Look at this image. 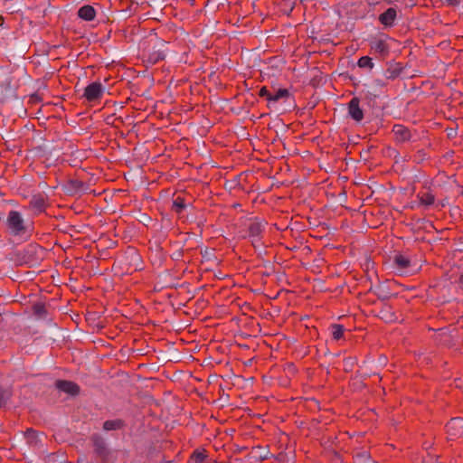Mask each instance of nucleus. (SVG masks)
<instances>
[{
    "mask_svg": "<svg viewBox=\"0 0 463 463\" xmlns=\"http://www.w3.org/2000/svg\"><path fill=\"white\" fill-rule=\"evenodd\" d=\"M392 133L394 135L395 141L398 143L407 142L411 140L412 137L410 128L402 124H395L392 127Z\"/></svg>",
    "mask_w": 463,
    "mask_h": 463,
    "instance_id": "1a4fd4ad",
    "label": "nucleus"
},
{
    "mask_svg": "<svg viewBox=\"0 0 463 463\" xmlns=\"http://www.w3.org/2000/svg\"><path fill=\"white\" fill-rule=\"evenodd\" d=\"M165 50L157 49L150 52L146 56V61L152 65L156 64L157 62L165 60Z\"/></svg>",
    "mask_w": 463,
    "mask_h": 463,
    "instance_id": "f3484780",
    "label": "nucleus"
},
{
    "mask_svg": "<svg viewBox=\"0 0 463 463\" xmlns=\"http://www.w3.org/2000/svg\"><path fill=\"white\" fill-rule=\"evenodd\" d=\"M354 463H378L372 458L370 453L366 450L360 451L354 455Z\"/></svg>",
    "mask_w": 463,
    "mask_h": 463,
    "instance_id": "6ab92c4d",
    "label": "nucleus"
},
{
    "mask_svg": "<svg viewBox=\"0 0 463 463\" xmlns=\"http://www.w3.org/2000/svg\"><path fill=\"white\" fill-rule=\"evenodd\" d=\"M456 427H459L460 429H463V420L462 419H460V418L451 419L446 425L447 432L449 433L450 435L456 436L458 433L452 432V430H455Z\"/></svg>",
    "mask_w": 463,
    "mask_h": 463,
    "instance_id": "5701e85b",
    "label": "nucleus"
},
{
    "mask_svg": "<svg viewBox=\"0 0 463 463\" xmlns=\"http://www.w3.org/2000/svg\"><path fill=\"white\" fill-rule=\"evenodd\" d=\"M90 440L92 446L93 457L97 463H116L117 453L112 450L106 439L99 434L94 433Z\"/></svg>",
    "mask_w": 463,
    "mask_h": 463,
    "instance_id": "f03ea898",
    "label": "nucleus"
},
{
    "mask_svg": "<svg viewBox=\"0 0 463 463\" xmlns=\"http://www.w3.org/2000/svg\"><path fill=\"white\" fill-rule=\"evenodd\" d=\"M419 200V205L429 209L430 206L435 205V195L432 194L430 188L421 190L417 194Z\"/></svg>",
    "mask_w": 463,
    "mask_h": 463,
    "instance_id": "9d476101",
    "label": "nucleus"
},
{
    "mask_svg": "<svg viewBox=\"0 0 463 463\" xmlns=\"http://www.w3.org/2000/svg\"><path fill=\"white\" fill-rule=\"evenodd\" d=\"M10 394L8 392L0 385V408L5 405L7 399L9 398Z\"/></svg>",
    "mask_w": 463,
    "mask_h": 463,
    "instance_id": "bb28decb",
    "label": "nucleus"
},
{
    "mask_svg": "<svg viewBox=\"0 0 463 463\" xmlns=\"http://www.w3.org/2000/svg\"><path fill=\"white\" fill-rule=\"evenodd\" d=\"M348 115L356 122H361L364 119V111L360 107V99L357 97L351 99L347 105Z\"/></svg>",
    "mask_w": 463,
    "mask_h": 463,
    "instance_id": "6e6552de",
    "label": "nucleus"
},
{
    "mask_svg": "<svg viewBox=\"0 0 463 463\" xmlns=\"http://www.w3.org/2000/svg\"><path fill=\"white\" fill-rule=\"evenodd\" d=\"M32 311L34 317L43 319L48 315L46 305L43 302H36L32 306Z\"/></svg>",
    "mask_w": 463,
    "mask_h": 463,
    "instance_id": "a211bd4d",
    "label": "nucleus"
},
{
    "mask_svg": "<svg viewBox=\"0 0 463 463\" xmlns=\"http://www.w3.org/2000/svg\"><path fill=\"white\" fill-rule=\"evenodd\" d=\"M83 460L80 458H78L77 463H81Z\"/></svg>",
    "mask_w": 463,
    "mask_h": 463,
    "instance_id": "2f4dec72",
    "label": "nucleus"
},
{
    "mask_svg": "<svg viewBox=\"0 0 463 463\" xmlns=\"http://www.w3.org/2000/svg\"><path fill=\"white\" fill-rule=\"evenodd\" d=\"M357 65L360 67V68H367L369 70H372L373 68V59L369 56H362L358 61H357Z\"/></svg>",
    "mask_w": 463,
    "mask_h": 463,
    "instance_id": "a878e982",
    "label": "nucleus"
},
{
    "mask_svg": "<svg viewBox=\"0 0 463 463\" xmlns=\"http://www.w3.org/2000/svg\"><path fill=\"white\" fill-rule=\"evenodd\" d=\"M124 427V421L122 420H108L103 423V429L107 431L117 430Z\"/></svg>",
    "mask_w": 463,
    "mask_h": 463,
    "instance_id": "412c9836",
    "label": "nucleus"
},
{
    "mask_svg": "<svg viewBox=\"0 0 463 463\" xmlns=\"http://www.w3.org/2000/svg\"><path fill=\"white\" fill-rule=\"evenodd\" d=\"M271 94L272 93H270V91L268 90L266 86H263L259 91V96L261 98H265L268 101L269 98L271 97Z\"/></svg>",
    "mask_w": 463,
    "mask_h": 463,
    "instance_id": "c85d7f7f",
    "label": "nucleus"
},
{
    "mask_svg": "<svg viewBox=\"0 0 463 463\" xmlns=\"http://www.w3.org/2000/svg\"><path fill=\"white\" fill-rule=\"evenodd\" d=\"M330 331L332 335V338L335 341H339L344 337L345 327L340 324H333L330 326Z\"/></svg>",
    "mask_w": 463,
    "mask_h": 463,
    "instance_id": "4be33fe9",
    "label": "nucleus"
},
{
    "mask_svg": "<svg viewBox=\"0 0 463 463\" xmlns=\"http://www.w3.org/2000/svg\"><path fill=\"white\" fill-rule=\"evenodd\" d=\"M186 208L185 199L181 195H177L173 200L172 211L176 214H181Z\"/></svg>",
    "mask_w": 463,
    "mask_h": 463,
    "instance_id": "aec40b11",
    "label": "nucleus"
},
{
    "mask_svg": "<svg viewBox=\"0 0 463 463\" xmlns=\"http://www.w3.org/2000/svg\"><path fill=\"white\" fill-rule=\"evenodd\" d=\"M55 387L67 394L77 396L80 392V387L78 383L69 380H57L54 383Z\"/></svg>",
    "mask_w": 463,
    "mask_h": 463,
    "instance_id": "0eeeda50",
    "label": "nucleus"
},
{
    "mask_svg": "<svg viewBox=\"0 0 463 463\" xmlns=\"http://www.w3.org/2000/svg\"><path fill=\"white\" fill-rule=\"evenodd\" d=\"M47 206V196L42 194H33L29 202V208L35 214L45 212Z\"/></svg>",
    "mask_w": 463,
    "mask_h": 463,
    "instance_id": "423d86ee",
    "label": "nucleus"
},
{
    "mask_svg": "<svg viewBox=\"0 0 463 463\" xmlns=\"http://www.w3.org/2000/svg\"><path fill=\"white\" fill-rule=\"evenodd\" d=\"M404 67L401 62H390L384 71V76L387 80H393L397 79L403 71Z\"/></svg>",
    "mask_w": 463,
    "mask_h": 463,
    "instance_id": "9b49d317",
    "label": "nucleus"
},
{
    "mask_svg": "<svg viewBox=\"0 0 463 463\" xmlns=\"http://www.w3.org/2000/svg\"><path fill=\"white\" fill-rule=\"evenodd\" d=\"M379 317L381 319L384 320L386 323H392L397 320L396 314L392 311V307L389 305H384L379 313Z\"/></svg>",
    "mask_w": 463,
    "mask_h": 463,
    "instance_id": "4468645a",
    "label": "nucleus"
},
{
    "mask_svg": "<svg viewBox=\"0 0 463 463\" xmlns=\"http://www.w3.org/2000/svg\"><path fill=\"white\" fill-rule=\"evenodd\" d=\"M419 154H422L423 156L425 155L424 151L423 150H419L418 151Z\"/></svg>",
    "mask_w": 463,
    "mask_h": 463,
    "instance_id": "7c9ffc66",
    "label": "nucleus"
},
{
    "mask_svg": "<svg viewBox=\"0 0 463 463\" xmlns=\"http://www.w3.org/2000/svg\"><path fill=\"white\" fill-rule=\"evenodd\" d=\"M370 50L376 58L385 60L390 54V46L386 39H373L370 42Z\"/></svg>",
    "mask_w": 463,
    "mask_h": 463,
    "instance_id": "20e7f679",
    "label": "nucleus"
},
{
    "mask_svg": "<svg viewBox=\"0 0 463 463\" xmlns=\"http://www.w3.org/2000/svg\"><path fill=\"white\" fill-rule=\"evenodd\" d=\"M104 93V87L99 81L90 83L84 89L83 97L89 102H94L100 99Z\"/></svg>",
    "mask_w": 463,
    "mask_h": 463,
    "instance_id": "39448f33",
    "label": "nucleus"
},
{
    "mask_svg": "<svg viewBox=\"0 0 463 463\" xmlns=\"http://www.w3.org/2000/svg\"><path fill=\"white\" fill-rule=\"evenodd\" d=\"M24 436L28 440H33L37 438V431L32 428L27 429L24 432Z\"/></svg>",
    "mask_w": 463,
    "mask_h": 463,
    "instance_id": "cd10ccee",
    "label": "nucleus"
},
{
    "mask_svg": "<svg viewBox=\"0 0 463 463\" xmlns=\"http://www.w3.org/2000/svg\"><path fill=\"white\" fill-rule=\"evenodd\" d=\"M208 455H207V451L205 449H203V450H199V449H195L191 457H190V460L193 462V463H203V461L207 458Z\"/></svg>",
    "mask_w": 463,
    "mask_h": 463,
    "instance_id": "b1692460",
    "label": "nucleus"
},
{
    "mask_svg": "<svg viewBox=\"0 0 463 463\" xmlns=\"http://www.w3.org/2000/svg\"><path fill=\"white\" fill-rule=\"evenodd\" d=\"M460 282L463 283V276L460 277Z\"/></svg>",
    "mask_w": 463,
    "mask_h": 463,
    "instance_id": "473e14b6",
    "label": "nucleus"
},
{
    "mask_svg": "<svg viewBox=\"0 0 463 463\" xmlns=\"http://www.w3.org/2000/svg\"><path fill=\"white\" fill-rule=\"evenodd\" d=\"M448 6H458L460 5L461 0H445Z\"/></svg>",
    "mask_w": 463,
    "mask_h": 463,
    "instance_id": "c756f323",
    "label": "nucleus"
},
{
    "mask_svg": "<svg viewBox=\"0 0 463 463\" xmlns=\"http://www.w3.org/2000/svg\"><path fill=\"white\" fill-rule=\"evenodd\" d=\"M84 187V183L79 179H70L65 184V190L69 194H74L81 191Z\"/></svg>",
    "mask_w": 463,
    "mask_h": 463,
    "instance_id": "2eb2a0df",
    "label": "nucleus"
},
{
    "mask_svg": "<svg viewBox=\"0 0 463 463\" xmlns=\"http://www.w3.org/2000/svg\"><path fill=\"white\" fill-rule=\"evenodd\" d=\"M5 223L12 235L20 237L24 235L30 236L28 228L24 223L22 214L18 211H10L8 213Z\"/></svg>",
    "mask_w": 463,
    "mask_h": 463,
    "instance_id": "7ed1b4c3",
    "label": "nucleus"
},
{
    "mask_svg": "<svg viewBox=\"0 0 463 463\" xmlns=\"http://www.w3.org/2000/svg\"><path fill=\"white\" fill-rule=\"evenodd\" d=\"M290 96L288 90L287 89H279L276 93L271 94V97L269 98V102H278L281 99H288Z\"/></svg>",
    "mask_w": 463,
    "mask_h": 463,
    "instance_id": "393cba45",
    "label": "nucleus"
},
{
    "mask_svg": "<svg viewBox=\"0 0 463 463\" xmlns=\"http://www.w3.org/2000/svg\"><path fill=\"white\" fill-rule=\"evenodd\" d=\"M397 17V12L394 8L390 7L379 15V22L385 27H392Z\"/></svg>",
    "mask_w": 463,
    "mask_h": 463,
    "instance_id": "f8f14e48",
    "label": "nucleus"
},
{
    "mask_svg": "<svg viewBox=\"0 0 463 463\" xmlns=\"http://www.w3.org/2000/svg\"><path fill=\"white\" fill-rule=\"evenodd\" d=\"M393 263L395 268L400 271H405L411 266L410 259L402 254L395 255Z\"/></svg>",
    "mask_w": 463,
    "mask_h": 463,
    "instance_id": "dca6fc26",
    "label": "nucleus"
},
{
    "mask_svg": "<svg viewBox=\"0 0 463 463\" xmlns=\"http://www.w3.org/2000/svg\"><path fill=\"white\" fill-rule=\"evenodd\" d=\"M78 16L84 21L90 22L95 19L96 10L92 5H85L78 10Z\"/></svg>",
    "mask_w": 463,
    "mask_h": 463,
    "instance_id": "ddd939ff",
    "label": "nucleus"
},
{
    "mask_svg": "<svg viewBox=\"0 0 463 463\" xmlns=\"http://www.w3.org/2000/svg\"><path fill=\"white\" fill-rule=\"evenodd\" d=\"M267 222L258 217L245 218L239 230V234L242 239H249L253 247L262 244V237Z\"/></svg>",
    "mask_w": 463,
    "mask_h": 463,
    "instance_id": "f257e3e1",
    "label": "nucleus"
}]
</instances>
